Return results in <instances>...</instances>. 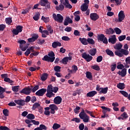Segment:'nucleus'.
Segmentation results:
<instances>
[{
  "label": "nucleus",
  "instance_id": "3",
  "mask_svg": "<svg viewBox=\"0 0 130 130\" xmlns=\"http://www.w3.org/2000/svg\"><path fill=\"white\" fill-rule=\"evenodd\" d=\"M53 18L54 21L58 22L59 23H62V21H63V16H62L60 14H57L56 15L55 13H53Z\"/></svg>",
  "mask_w": 130,
  "mask_h": 130
},
{
  "label": "nucleus",
  "instance_id": "52",
  "mask_svg": "<svg viewBox=\"0 0 130 130\" xmlns=\"http://www.w3.org/2000/svg\"><path fill=\"white\" fill-rule=\"evenodd\" d=\"M3 112L5 116H9V110L7 109H4Z\"/></svg>",
  "mask_w": 130,
  "mask_h": 130
},
{
  "label": "nucleus",
  "instance_id": "49",
  "mask_svg": "<svg viewBox=\"0 0 130 130\" xmlns=\"http://www.w3.org/2000/svg\"><path fill=\"white\" fill-rule=\"evenodd\" d=\"M60 69H61V67L59 66H55L54 67V71H55V72H56L57 73H58L60 72Z\"/></svg>",
  "mask_w": 130,
  "mask_h": 130
},
{
  "label": "nucleus",
  "instance_id": "53",
  "mask_svg": "<svg viewBox=\"0 0 130 130\" xmlns=\"http://www.w3.org/2000/svg\"><path fill=\"white\" fill-rule=\"evenodd\" d=\"M38 44H40V45H42V44L45 43V40L39 39L38 40Z\"/></svg>",
  "mask_w": 130,
  "mask_h": 130
},
{
  "label": "nucleus",
  "instance_id": "56",
  "mask_svg": "<svg viewBox=\"0 0 130 130\" xmlns=\"http://www.w3.org/2000/svg\"><path fill=\"white\" fill-rule=\"evenodd\" d=\"M80 109H81V107H80L79 106H76V107L74 109L75 113H76V114H78V113H79V112H80V111H79V110H80Z\"/></svg>",
  "mask_w": 130,
  "mask_h": 130
},
{
  "label": "nucleus",
  "instance_id": "57",
  "mask_svg": "<svg viewBox=\"0 0 130 130\" xmlns=\"http://www.w3.org/2000/svg\"><path fill=\"white\" fill-rule=\"evenodd\" d=\"M103 59V57H102V56H99L96 58V61L97 62H101Z\"/></svg>",
  "mask_w": 130,
  "mask_h": 130
},
{
  "label": "nucleus",
  "instance_id": "6",
  "mask_svg": "<svg viewBox=\"0 0 130 130\" xmlns=\"http://www.w3.org/2000/svg\"><path fill=\"white\" fill-rule=\"evenodd\" d=\"M81 56L82 58H84L87 62L91 61V60L93 59V57L90 55V54H87L86 52L83 53L81 54Z\"/></svg>",
  "mask_w": 130,
  "mask_h": 130
},
{
  "label": "nucleus",
  "instance_id": "22",
  "mask_svg": "<svg viewBox=\"0 0 130 130\" xmlns=\"http://www.w3.org/2000/svg\"><path fill=\"white\" fill-rule=\"evenodd\" d=\"M61 46V43L59 42H54L52 44V47L53 48H56L57 47Z\"/></svg>",
  "mask_w": 130,
  "mask_h": 130
},
{
  "label": "nucleus",
  "instance_id": "1",
  "mask_svg": "<svg viewBox=\"0 0 130 130\" xmlns=\"http://www.w3.org/2000/svg\"><path fill=\"white\" fill-rule=\"evenodd\" d=\"M86 113L89 114L91 117L96 118V117L93 115V112L88 111L87 110H84V109H82V111L80 113L79 116L80 119H82L83 122H89L90 120V117L88 116Z\"/></svg>",
  "mask_w": 130,
  "mask_h": 130
},
{
  "label": "nucleus",
  "instance_id": "39",
  "mask_svg": "<svg viewBox=\"0 0 130 130\" xmlns=\"http://www.w3.org/2000/svg\"><path fill=\"white\" fill-rule=\"evenodd\" d=\"M114 31H115L116 34H117V35H119V34H120L121 33V29H120L118 27H116L114 29Z\"/></svg>",
  "mask_w": 130,
  "mask_h": 130
},
{
  "label": "nucleus",
  "instance_id": "33",
  "mask_svg": "<svg viewBox=\"0 0 130 130\" xmlns=\"http://www.w3.org/2000/svg\"><path fill=\"white\" fill-rule=\"evenodd\" d=\"M30 87V89H31V92H32V93H35V92L39 89V85H36L34 87H33L32 86H31Z\"/></svg>",
  "mask_w": 130,
  "mask_h": 130
},
{
  "label": "nucleus",
  "instance_id": "46",
  "mask_svg": "<svg viewBox=\"0 0 130 130\" xmlns=\"http://www.w3.org/2000/svg\"><path fill=\"white\" fill-rule=\"evenodd\" d=\"M126 38V36L125 35H121L118 37L119 41H123V40H124V39H125Z\"/></svg>",
  "mask_w": 130,
  "mask_h": 130
},
{
  "label": "nucleus",
  "instance_id": "20",
  "mask_svg": "<svg viewBox=\"0 0 130 130\" xmlns=\"http://www.w3.org/2000/svg\"><path fill=\"white\" fill-rule=\"evenodd\" d=\"M96 94H97V91H91L88 92L87 93L86 96L87 97H94V96H95Z\"/></svg>",
  "mask_w": 130,
  "mask_h": 130
},
{
  "label": "nucleus",
  "instance_id": "24",
  "mask_svg": "<svg viewBox=\"0 0 130 130\" xmlns=\"http://www.w3.org/2000/svg\"><path fill=\"white\" fill-rule=\"evenodd\" d=\"M114 48L117 50H121V48H122V44H121L120 43L116 44L115 46H114Z\"/></svg>",
  "mask_w": 130,
  "mask_h": 130
},
{
  "label": "nucleus",
  "instance_id": "48",
  "mask_svg": "<svg viewBox=\"0 0 130 130\" xmlns=\"http://www.w3.org/2000/svg\"><path fill=\"white\" fill-rule=\"evenodd\" d=\"M5 82H7V83H9V84H12V83H14V81L11 80V79L6 77L4 79Z\"/></svg>",
  "mask_w": 130,
  "mask_h": 130
},
{
  "label": "nucleus",
  "instance_id": "9",
  "mask_svg": "<svg viewBox=\"0 0 130 130\" xmlns=\"http://www.w3.org/2000/svg\"><path fill=\"white\" fill-rule=\"evenodd\" d=\"M40 5L42 7H45L46 9H50V3L48 2V0H40Z\"/></svg>",
  "mask_w": 130,
  "mask_h": 130
},
{
  "label": "nucleus",
  "instance_id": "16",
  "mask_svg": "<svg viewBox=\"0 0 130 130\" xmlns=\"http://www.w3.org/2000/svg\"><path fill=\"white\" fill-rule=\"evenodd\" d=\"M117 74L121 77H125V76H126V69L124 68L122 69L121 71H119L117 72Z\"/></svg>",
  "mask_w": 130,
  "mask_h": 130
},
{
  "label": "nucleus",
  "instance_id": "15",
  "mask_svg": "<svg viewBox=\"0 0 130 130\" xmlns=\"http://www.w3.org/2000/svg\"><path fill=\"white\" fill-rule=\"evenodd\" d=\"M69 23H70V24H73V20L70 18L69 16H67L64 19V25L68 26V25H69Z\"/></svg>",
  "mask_w": 130,
  "mask_h": 130
},
{
  "label": "nucleus",
  "instance_id": "19",
  "mask_svg": "<svg viewBox=\"0 0 130 130\" xmlns=\"http://www.w3.org/2000/svg\"><path fill=\"white\" fill-rule=\"evenodd\" d=\"M88 53L90 54L92 56H94V55L97 53V49L93 48L92 49H90L88 51Z\"/></svg>",
  "mask_w": 130,
  "mask_h": 130
},
{
  "label": "nucleus",
  "instance_id": "34",
  "mask_svg": "<svg viewBox=\"0 0 130 130\" xmlns=\"http://www.w3.org/2000/svg\"><path fill=\"white\" fill-rule=\"evenodd\" d=\"M26 118L27 119H30L32 120V119H35V116L33 114H28L26 116Z\"/></svg>",
  "mask_w": 130,
  "mask_h": 130
},
{
  "label": "nucleus",
  "instance_id": "58",
  "mask_svg": "<svg viewBox=\"0 0 130 130\" xmlns=\"http://www.w3.org/2000/svg\"><path fill=\"white\" fill-rule=\"evenodd\" d=\"M12 22H13V21L12 20V18L9 17V18H6L7 24H8L9 25H10L12 23Z\"/></svg>",
  "mask_w": 130,
  "mask_h": 130
},
{
  "label": "nucleus",
  "instance_id": "30",
  "mask_svg": "<svg viewBox=\"0 0 130 130\" xmlns=\"http://www.w3.org/2000/svg\"><path fill=\"white\" fill-rule=\"evenodd\" d=\"M32 18L35 21H38L40 19V13H37Z\"/></svg>",
  "mask_w": 130,
  "mask_h": 130
},
{
  "label": "nucleus",
  "instance_id": "47",
  "mask_svg": "<svg viewBox=\"0 0 130 130\" xmlns=\"http://www.w3.org/2000/svg\"><path fill=\"white\" fill-rule=\"evenodd\" d=\"M41 20H43L45 23H48L49 22V17H44V16H42Z\"/></svg>",
  "mask_w": 130,
  "mask_h": 130
},
{
  "label": "nucleus",
  "instance_id": "28",
  "mask_svg": "<svg viewBox=\"0 0 130 130\" xmlns=\"http://www.w3.org/2000/svg\"><path fill=\"white\" fill-rule=\"evenodd\" d=\"M88 7L89 5L86 4H84L82 6H81V10L82 11V12H86V11L88 10Z\"/></svg>",
  "mask_w": 130,
  "mask_h": 130
},
{
  "label": "nucleus",
  "instance_id": "32",
  "mask_svg": "<svg viewBox=\"0 0 130 130\" xmlns=\"http://www.w3.org/2000/svg\"><path fill=\"white\" fill-rule=\"evenodd\" d=\"M106 52L108 55H109L110 56H114V53H113V52L112 51L110 50L109 49H107L106 50Z\"/></svg>",
  "mask_w": 130,
  "mask_h": 130
},
{
  "label": "nucleus",
  "instance_id": "27",
  "mask_svg": "<svg viewBox=\"0 0 130 130\" xmlns=\"http://www.w3.org/2000/svg\"><path fill=\"white\" fill-rule=\"evenodd\" d=\"M64 1L65 3H63V5L65 6L66 8H67V9H72L73 8V6L69 3V0H64Z\"/></svg>",
  "mask_w": 130,
  "mask_h": 130
},
{
  "label": "nucleus",
  "instance_id": "42",
  "mask_svg": "<svg viewBox=\"0 0 130 130\" xmlns=\"http://www.w3.org/2000/svg\"><path fill=\"white\" fill-rule=\"evenodd\" d=\"M53 95H54V93L52 91H47V93L46 94V96L48 98H51Z\"/></svg>",
  "mask_w": 130,
  "mask_h": 130
},
{
  "label": "nucleus",
  "instance_id": "44",
  "mask_svg": "<svg viewBox=\"0 0 130 130\" xmlns=\"http://www.w3.org/2000/svg\"><path fill=\"white\" fill-rule=\"evenodd\" d=\"M31 37L32 39H34L35 41H36V40H37L38 38H39V35H38V34H33L32 35H31Z\"/></svg>",
  "mask_w": 130,
  "mask_h": 130
},
{
  "label": "nucleus",
  "instance_id": "45",
  "mask_svg": "<svg viewBox=\"0 0 130 130\" xmlns=\"http://www.w3.org/2000/svg\"><path fill=\"white\" fill-rule=\"evenodd\" d=\"M91 69H92V70H94L95 71H100V67L98 65H93L91 67Z\"/></svg>",
  "mask_w": 130,
  "mask_h": 130
},
{
  "label": "nucleus",
  "instance_id": "62",
  "mask_svg": "<svg viewBox=\"0 0 130 130\" xmlns=\"http://www.w3.org/2000/svg\"><path fill=\"white\" fill-rule=\"evenodd\" d=\"M74 35L75 36H80L81 34H80V31L78 30H75L74 32Z\"/></svg>",
  "mask_w": 130,
  "mask_h": 130
},
{
  "label": "nucleus",
  "instance_id": "11",
  "mask_svg": "<svg viewBox=\"0 0 130 130\" xmlns=\"http://www.w3.org/2000/svg\"><path fill=\"white\" fill-rule=\"evenodd\" d=\"M46 88H42L39 90H38L36 92V95H37V96H43V95H44V94H45V93H46Z\"/></svg>",
  "mask_w": 130,
  "mask_h": 130
},
{
  "label": "nucleus",
  "instance_id": "18",
  "mask_svg": "<svg viewBox=\"0 0 130 130\" xmlns=\"http://www.w3.org/2000/svg\"><path fill=\"white\" fill-rule=\"evenodd\" d=\"M14 102L20 106H24L25 105V101L23 100H15Z\"/></svg>",
  "mask_w": 130,
  "mask_h": 130
},
{
  "label": "nucleus",
  "instance_id": "60",
  "mask_svg": "<svg viewBox=\"0 0 130 130\" xmlns=\"http://www.w3.org/2000/svg\"><path fill=\"white\" fill-rule=\"evenodd\" d=\"M117 69L118 70H123L122 69H124V66L122 64H119L117 66Z\"/></svg>",
  "mask_w": 130,
  "mask_h": 130
},
{
  "label": "nucleus",
  "instance_id": "2",
  "mask_svg": "<svg viewBox=\"0 0 130 130\" xmlns=\"http://www.w3.org/2000/svg\"><path fill=\"white\" fill-rule=\"evenodd\" d=\"M55 54L53 51L49 52L47 55H46L42 58L43 60L45 61H48V62H53L55 59Z\"/></svg>",
  "mask_w": 130,
  "mask_h": 130
},
{
  "label": "nucleus",
  "instance_id": "10",
  "mask_svg": "<svg viewBox=\"0 0 130 130\" xmlns=\"http://www.w3.org/2000/svg\"><path fill=\"white\" fill-rule=\"evenodd\" d=\"M49 107L51 109L50 112L51 114H54L55 113V110H58V107L55 104H51L49 105Z\"/></svg>",
  "mask_w": 130,
  "mask_h": 130
},
{
  "label": "nucleus",
  "instance_id": "23",
  "mask_svg": "<svg viewBox=\"0 0 130 130\" xmlns=\"http://www.w3.org/2000/svg\"><path fill=\"white\" fill-rule=\"evenodd\" d=\"M79 41L81 42L82 44L83 45H88L87 39L83 38H79Z\"/></svg>",
  "mask_w": 130,
  "mask_h": 130
},
{
  "label": "nucleus",
  "instance_id": "36",
  "mask_svg": "<svg viewBox=\"0 0 130 130\" xmlns=\"http://www.w3.org/2000/svg\"><path fill=\"white\" fill-rule=\"evenodd\" d=\"M20 86H14L12 87V90L13 92H19Z\"/></svg>",
  "mask_w": 130,
  "mask_h": 130
},
{
  "label": "nucleus",
  "instance_id": "13",
  "mask_svg": "<svg viewBox=\"0 0 130 130\" xmlns=\"http://www.w3.org/2000/svg\"><path fill=\"white\" fill-rule=\"evenodd\" d=\"M90 18L91 20H92V21H96V20L99 19V15H98L97 13H91L90 15Z\"/></svg>",
  "mask_w": 130,
  "mask_h": 130
},
{
  "label": "nucleus",
  "instance_id": "29",
  "mask_svg": "<svg viewBox=\"0 0 130 130\" xmlns=\"http://www.w3.org/2000/svg\"><path fill=\"white\" fill-rule=\"evenodd\" d=\"M86 77L87 79H89V80H92L93 79L92 73L89 71L86 72Z\"/></svg>",
  "mask_w": 130,
  "mask_h": 130
},
{
  "label": "nucleus",
  "instance_id": "59",
  "mask_svg": "<svg viewBox=\"0 0 130 130\" xmlns=\"http://www.w3.org/2000/svg\"><path fill=\"white\" fill-rule=\"evenodd\" d=\"M0 130H11L10 128L8 127L7 126H1Z\"/></svg>",
  "mask_w": 130,
  "mask_h": 130
},
{
  "label": "nucleus",
  "instance_id": "50",
  "mask_svg": "<svg viewBox=\"0 0 130 130\" xmlns=\"http://www.w3.org/2000/svg\"><path fill=\"white\" fill-rule=\"evenodd\" d=\"M121 116L123 118V119H126V118H128V115H127V113L126 112H124L123 114L121 115Z\"/></svg>",
  "mask_w": 130,
  "mask_h": 130
},
{
  "label": "nucleus",
  "instance_id": "7",
  "mask_svg": "<svg viewBox=\"0 0 130 130\" xmlns=\"http://www.w3.org/2000/svg\"><path fill=\"white\" fill-rule=\"evenodd\" d=\"M98 40L100 41H102L104 44H107V43H108L107 38H106L103 34H101L98 36Z\"/></svg>",
  "mask_w": 130,
  "mask_h": 130
},
{
  "label": "nucleus",
  "instance_id": "61",
  "mask_svg": "<svg viewBox=\"0 0 130 130\" xmlns=\"http://www.w3.org/2000/svg\"><path fill=\"white\" fill-rule=\"evenodd\" d=\"M72 70L74 73H77V71H78V67L76 65H73L72 66Z\"/></svg>",
  "mask_w": 130,
  "mask_h": 130
},
{
  "label": "nucleus",
  "instance_id": "17",
  "mask_svg": "<svg viewBox=\"0 0 130 130\" xmlns=\"http://www.w3.org/2000/svg\"><path fill=\"white\" fill-rule=\"evenodd\" d=\"M72 57H65L61 61L63 64H68L69 60H72Z\"/></svg>",
  "mask_w": 130,
  "mask_h": 130
},
{
  "label": "nucleus",
  "instance_id": "55",
  "mask_svg": "<svg viewBox=\"0 0 130 130\" xmlns=\"http://www.w3.org/2000/svg\"><path fill=\"white\" fill-rule=\"evenodd\" d=\"M61 39L64 41H70V40H71V39L68 36H63L62 37Z\"/></svg>",
  "mask_w": 130,
  "mask_h": 130
},
{
  "label": "nucleus",
  "instance_id": "4",
  "mask_svg": "<svg viewBox=\"0 0 130 130\" xmlns=\"http://www.w3.org/2000/svg\"><path fill=\"white\" fill-rule=\"evenodd\" d=\"M118 18V19H116L115 20V22H118L119 23H120L122 21H123V20H124V18H125V15H124V12H123V11L121 10L119 12Z\"/></svg>",
  "mask_w": 130,
  "mask_h": 130
},
{
  "label": "nucleus",
  "instance_id": "8",
  "mask_svg": "<svg viewBox=\"0 0 130 130\" xmlns=\"http://www.w3.org/2000/svg\"><path fill=\"white\" fill-rule=\"evenodd\" d=\"M22 30L23 26L22 25H18L16 26V29H13L12 30V32L14 35H18V34L22 32Z\"/></svg>",
  "mask_w": 130,
  "mask_h": 130
},
{
  "label": "nucleus",
  "instance_id": "41",
  "mask_svg": "<svg viewBox=\"0 0 130 130\" xmlns=\"http://www.w3.org/2000/svg\"><path fill=\"white\" fill-rule=\"evenodd\" d=\"M119 92L124 96V97H128V93L124 90H120Z\"/></svg>",
  "mask_w": 130,
  "mask_h": 130
},
{
  "label": "nucleus",
  "instance_id": "25",
  "mask_svg": "<svg viewBox=\"0 0 130 130\" xmlns=\"http://www.w3.org/2000/svg\"><path fill=\"white\" fill-rule=\"evenodd\" d=\"M48 77V74L47 73H43L41 77V80L42 81V82H45V81H46L47 80V77Z\"/></svg>",
  "mask_w": 130,
  "mask_h": 130
},
{
  "label": "nucleus",
  "instance_id": "14",
  "mask_svg": "<svg viewBox=\"0 0 130 130\" xmlns=\"http://www.w3.org/2000/svg\"><path fill=\"white\" fill-rule=\"evenodd\" d=\"M108 42L112 44H115L116 43V36L115 35H113L111 38L108 39Z\"/></svg>",
  "mask_w": 130,
  "mask_h": 130
},
{
  "label": "nucleus",
  "instance_id": "35",
  "mask_svg": "<svg viewBox=\"0 0 130 130\" xmlns=\"http://www.w3.org/2000/svg\"><path fill=\"white\" fill-rule=\"evenodd\" d=\"M87 43L88 44H91V45H94L95 44V41L93 39L87 38Z\"/></svg>",
  "mask_w": 130,
  "mask_h": 130
},
{
  "label": "nucleus",
  "instance_id": "31",
  "mask_svg": "<svg viewBox=\"0 0 130 130\" xmlns=\"http://www.w3.org/2000/svg\"><path fill=\"white\" fill-rule=\"evenodd\" d=\"M108 91V87L102 88V90L100 91V94H106Z\"/></svg>",
  "mask_w": 130,
  "mask_h": 130
},
{
  "label": "nucleus",
  "instance_id": "12",
  "mask_svg": "<svg viewBox=\"0 0 130 130\" xmlns=\"http://www.w3.org/2000/svg\"><path fill=\"white\" fill-rule=\"evenodd\" d=\"M53 101L55 104H57V105H58V104H60V103H61L62 101V99L59 96H57L54 99Z\"/></svg>",
  "mask_w": 130,
  "mask_h": 130
},
{
  "label": "nucleus",
  "instance_id": "38",
  "mask_svg": "<svg viewBox=\"0 0 130 130\" xmlns=\"http://www.w3.org/2000/svg\"><path fill=\"white\" fill-rule=\"evenodd\" d=\"M115 55L119 56V57H122V53H121V50L116 51L115 52Z\"/></svg>",
  "mask_w": 130,
  "mask_h": 130
},
{
  "label": "nucleus",
  "instance_id": "51",
  "mask_svg": "<svg viewBox=\"0 0 130 130\" xmlns=\"http://www.w3.org/2000/svg\"><path fill=\"white\" fill-rule=\"evenodd\" d=\"M53 89V86H52V85L50 84V85H48V87H47V91L52 92Z\"/></svg>",
  "mask_w": 130,
  "mask_h": 130
},
{
  "label": "nucleus",
  "instance_id": "43",
  "mask_svg": "<svg viewBox=\"0 0 130 130\" xmlns=\"http://www.w3.org/2000/svg\"><path fill=\"white\" fill-rule=\"evenodd\" d=\"M60 127V124H57L56 123H55L52 126L53 129H57L58 128H59Z\"/></svg>",
  "mask_w": 130,
  "mask_h": 130
},
{
  "label": "nucleus",
  "instance_id": "54",
  "mask_svg": "<svg viewBox=\"0 0 130 130\" xmlns=\"http://www.w3.org/2000/svg\"><path fill=\"white\" fill-rule=\"evenodd\" d=\"M72 121H75V122L79 123V122H81V119L79 118L76 117V118H73L72 119Z\"/></svg>",
  "mask_w": 130,
  "mask_h": 130
},
{
  "label": "nucleus",
  "instance_id": "64",
  "mask_svg": "<svg viewBox=\"0 0 130 130\" xmlns=\"http://www.w3.org/2000/svg\"><path fill=\"white\" fill-rule=\"evenodd\" d=\"M85 127V125L84 123H82L81 124H79V128L80 130H83Z\"/></svg>",
  "mask_w": 130,
  "mask_h": 130
},
{
  "label": "nucleus",
  "instance_id": "26",
  "mask_svg": "<svg viewBox=\"0 0 130 130\" xmlns=\"http://www.w3.org/2000/svg\"><path fill=\"white\" fill-rule=\"evenodd\" d=\"M117 87L118 89H120V90H123L124 88H125V84H124V83H119L117 85Z\"/></svg>",
  "mask_w": 130,
  "mask_h": 130
},
{
  "label": "nucleus",
  "instance_id": "5",
  "mask_svg": "<svg viewBox=\"0 0 130 130\" xmlns=\"http://www.w3.org/2000/svg\"><path fill=\"white\" fill-rule=\"evenodd\" d=\"M32 92V88H30V86H27L26 87L22 89L19 93L20 94H25V95H30Z\"/></svg>",
  "mask_w": 130,
  "mask_h": 130
},
{
  "label": "nucleus",
  "instance_id": "40",
  "mask_svg": "<svg viewBox=\"0 0 130 130\" xmlns=\"http://www.w3.org/2000/svg\"><path fill=\"white\" fill-rule=\"evenodd\" d=\"M40 107V104L38 103H36L33 105L31 109L32 110H35L36 108H38V107Z\"/></svg>",
  "mask_w": 130,
  "mask_h": 130
},
{
  "label": "nucleus",
  "instance_id": "21",
  "mask_svg": "<svg viewBox=\"0 0 130 130\" xmlns=\"http://www.w3.org/2000/svg\"><path fill=\"white\" fill-rule=\"evenodd\" d=\"M106 33L107 35H110L111 34H114L115 31H114V29H113L112 28L110 27L109 29H106Z\"/></svg>",
  "mask_w": 130,
  "mask_h": 130
},
{
  "label": "nucleus",
  "instance_id": "37",
  "mask_svg": "<svg viewBox=\"0 0 130 130\" xmlns=\"http://www.w3.org/2000/svg\"><path fill=\"white\" fill-rule=\"evenodd\" d=\"M121 52L122 53V56H123V54L124 55H128V53H129V52L128 51H127V50H125L123 49H121Z\"/></svg>",
  "mask_w": 130,
  "mask_h": 130
},
{
  "label": "nucleus",
  "instance_id": "63",
  "mask_svg": "<svg viewBox=\"0 0 130 130\" xmlns=\"http://www.w3.org/2000/svg\"><path fill=\"white\" fill-rule=\"evenodd\" d=\"M40 127L41 128V130L42 129H44V130H46L47 129V127H46V126H45V125L44 124H41L40 125Z\"/></svg>",
  "mask_w": 130,
  "mask_h": 130
}]
</instances>
